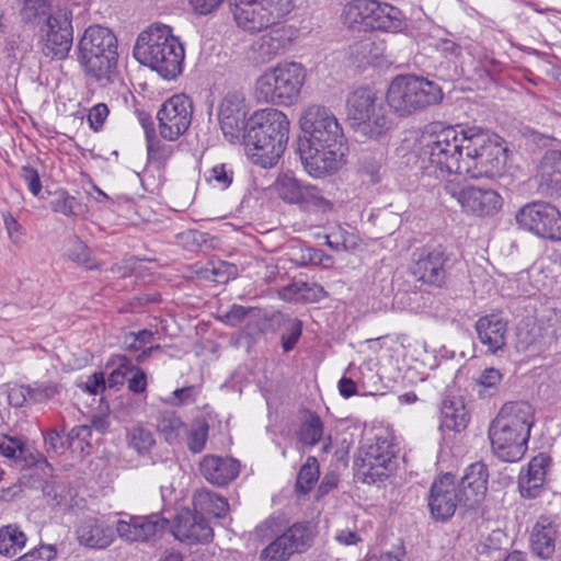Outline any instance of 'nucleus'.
Listing matches in <instances>:
<instances>
[{
  "instance_id": "f257e3e1",
  "label": "nucleus",
  "mask_w": 561,
  "mask_h": 561,
  "mask_svg": "<svg viewBox=\"0 0 561 561\" xmlns=\"http://www.w3.org/2000/svg\"><path fill=\"white\" fill-rule=\"evenodd\" d=\"M307 137L298 152L305 170L313 178L335 172L344 156V133L334 113L322 105H310L300 117Z\"/></svg>"
},
{
  "instance_id": "f03ea898",
  "label": "nucleus",
  "mask_w": 561,
  "mask_h": 561,
  "mask_svg": "<svg viewBox=\"0 0 561 561\" xmlns=\"http://www.w3.org/2000/svg\"><path fill=\"white\" fill-rule=\"evenodd\" d=\"M289 139V121L276 110L255 112L248 119L243 138L248 154L254 164L273 168L284 153Z\"/></svg>"
},
{
  "instance_id": "7ed1b4c3",
  "label": "nucleus",
  "mask_w": 561,
  "mask_h": 561,
  "mask_svg": "<svg viewBox=\"0 0 561 561\" xmlns=\"http://www.w3.org/2000/svg\"><path fill=\"white\" fill-rule=\"evenodd\" d=\"M534 423V409L528 402L505 403L489 427L494 455L507 462L520 460L527 450Z\"/></svg>"
},
{
  "instance_id": "20e7f679",
  "label": "nucleus",
  "mask_w": 561,
  "mask_h": 561,
  "mask_svg": "<svg viewBox=\"0 0 561 561\" xmlns=\"http://www.w3.org/2000/svg\"><path fill=\"white\" fill-rule=\"evenodd\" d=\"M468 127H443L422 137L419 156L423 176L444 179L461 175Z\"/></svg>"
},
{
  "instance_id": "39448f33",
  "label": "nucleus",
  "mask_w": 561,
  "mask_h": 561,
  "mask_svg": "<svg viewBox=\"0 0 561 561\" xmlns=\"http://www.w3.org/2000/svg\"><path fill=\"white\" fill-rule=\"evenodd\" d=\"M134 57L167 80L175 79L183 70L184 47L164 24H153L141 32L135 43Z\"/></svg>"
},
{
  "instance_id": "423d86ee",
  "label": "nucleus",
  "mask_w": 561,
  "mask_h": 561,
  "mask_svg": "<svg viewBox=\"0 0 561 561\" xmlns=\"http://www.w3.org/2000/svg\"><path fill=\"white\" fill-rule=\"evenodd\" d=\"M117 38L101 25H90L78 42V61L87 76L102 85L112 83L117 71Z\"/></svg>"
},
{
  "instance_id": "0eeeda50",
  "label": "nucleus",
  "mask_w": 561,
  "mask_h": 561,
  "mask_svg": "<svg viewBox=\"0 0 561 561\" xmlns=\"http://www.w3.org/2000/svg\"><path fill=\"white\" fill-rule=\"evenodd\" d=\"M387 103L370 89L358 88L347 95L346 114L353 130L367 139L387 140L394 121Z\"/></svg>"
},
{
  "instance_id": "6e6552de",
  "label": "nucleus",
  "mask_w": 561,
  "mask_h": 561,
  "mask_svg": "<svg viewBox=\"0 0 561 561\" xmlns=\"http://www.w3.org/2000/svg\"><path fill=\"white\" fill-rule=\"evenodd\" d=\"M461 175L471 179H493L503 174L506 165V148L502 139L481 127L467 130Z\"/></svg>"
},
{
  "instance_id": "1a4fd4ad",
  "label": "nucleus",
  "mask_w": 561,
  "mask_h": 561,
  "mask_svg": "<svg viewBox=\"0 0 561 561\" xmlns=\"http://www.w3.org/2000/svg\"><path fill=\"white\" fill-rule=\"evenodd\" d=\"M443 100L438 84L413 75L397 76L390 83L386 102L399 117H408Z\"/></svg>"
},
{
  "instance_id": "9d476101",
  "label": "nucleus",
  "mask_w": 561,
  "mask_h": 561,
  "mask_svg": "<svg viewBox=\"0 0 561 561\" xmlns=\"http://www.w3.org/2000/svg\"><path fill=\"white\" fill-rule=\"evenodd\" d=\"M306 81V69L296 61L279 62L265 70L255 81L259 101L273 105L294 104Z\"/></svg>"
},
{
  "instance_id": "9b49d317",
  "label": "nucleus",
  "mask_w": 561,
  "mask_h": 561,
  "mask_svg": "<svg viewBox=\"0 0 561 561\" xmlns=\"http://www.w3.org/2000/svg\"><path fill=\"white\" fill-rule=\"evenodd\" d=\"M238 27L251 34L283 22L294 10V0H229Z\"/></svg>"
},
{
  "instance_id": "f8f14e48",
  "label": "nucleus",
  "mask_w": 561,
  "mask_h": 561,
  "mask_svg": "<svg viewBox=\"0 0 561 561\" xmlns=\"http://www.w3.org/2000/svg\"><path fill=\"white\" fill-rule=\"evenodd\" d=\"M396 455L392 434L385 430L378 431L360 448L356 461L358 477L368 484L382 481L394 470Z\"/></svg>"
},
{
  "instance_id": "ddd939ff",
  "label": "nucleus",
  "mask_w": 561,
  "mask_h": 561,
  "mask_svg": "<svg viewBox=\"0 0 561 561\" xmlns=\"http://www.w3.org/2000/svg\"><path fill=\"white\" fill-rule=\"evenodd\" d=\"M443 194L455 199L462 211L479 217L492 216L502 207L501 195L492 188L447 181L443 185Z\"/></svg>"
},
{
  "instance_id": "4468645a",
  "label": "nucleus",
  "mask_w": 561,
  "mask_h": 561,
  "mask_svg": "<svg viewBox=\"0 0 561 561\" xmlns=\"http://www.w3.org/2000/svg\"><path fill=\"white\" fill-rule=\"evenodd\" d=\"M450 255L443 245H426L413 253L411 273L423 284L443 288L449 275Z\"/></svg>"
},
{
  "instance_id": "2eb2a0df",
  "label": "nucleus",
  "mask_w": 561,
  "mask_h": 561,
  "mask_svg": "<svg viewBox=\"0 0 561 561\" xmlns=\"http://www.w3.org/2000/svg\"><path fill=\"white\" fill-rule=\"evenodd\" d=\"M517 225L541 238L561 239V215L545 202H534L523 206L515 216Z\"/></svg>"
},
{
  "instance_id": "dca6fc26",
  "label": "nucleus",
  "mask_w": 561,
  "mask_h": 561,
  "mask_svg": "<svg viewBox=\"0 0 561 561\" xmlns=\"http://www.w3.org/2000/svg\"><path fill=\"white\" fill-rule=\"evenodd\" d=\"M313 537L310 524L295 523L261 551L260 561H287L293 554L309 549Z\"/></svg>"
},
{
  "instance_id": "f3484780",
  "label": "nucleus",
  "mask_w": 561,
  "mask_h": 561,
  "mask_svg": "<svg viewBox=\"0 0 561 561\" xmlns=\"http://www.w3.org/2000/svg\"><path fill=\"white\" fill-rule=\"evenodd\" d=\"M193 104L184 94H175L163 102L157 113L160 136L174 141L184 135L192 123Z\"/></svg>"
},
{
  "instance_id": "a211bd4d",
  "label": "nucleus",
  "mask_w": 561,
  "mask_h": 561,
  "mask_svg": "<svg viewBox=\"0 0 561 561\" xmlns=\"http://www.w3.org/2000/svg\"><path fill=\"white\" fill-rule=\"evenodd\" d=\"M42 38V53L54 60H64L69 56L73 42L72 10L48 18Z\"/></svg>"
},
{
  "instance_id": "6ab92c4d",
  "label": "nucleus",
  "mask_w": 561,
  "mask_h": 561,
  "mask_svg": "<svg viewBox=\"0 0 561 561\" xmlns=\"http://www.w3.org/2000/svg\"><path fill=\"white\" fill-rule=\"evenodd\" d=\"M458 505H462V502L457 491L455 477L451 473L440 474L432 482L427 495V506L432 518L446 522L454 516Z\"/></svg>"
},
{
  "instance_id": "aec40b11",
  "label": "nucleus",
  "mask_w": 561,
  "mask_h": 561,
  "mask_svg": "<svg viewBox=\"0 0 561 561\" xmlns=\"http://www.w3.org/2000/svg\"><path fill=\"white\" fill-rule=\"evenodd\" d=\"M244 99L238 93H228L221 100L218 118L225 138L231 142H240L243 138L248 121L245 122Z\"/></svg>"
},
{
  "instance_id": "412c9836",
  "label": "nucleus",
  "mask_w": 561,
  "mask_h": 561,
  "mask_svg": "<svg viewBox=\"0 0 561 561\" xmlns=\"http://www.w3.org/2000/svg\"><path fill=\"white\" fill-rule=\"evenodd\" d=\"M167 526L168 519L158 514L129 516L128 520H117L116 533L127 542L148 541L157 534L163 533Z\"/></svg>"
},
{
  "instance_id": "4be33fe9",
  "label": "nucleus",
  "mask_w": 561,
  "mask_h": 561,
  "mask_svg": "<svg viewBox=\"0 0 561 561\" xmlns=\"http://www.w3.org/2000/svg\"><path fill=\"white\" fill-rule=\"evenodd\" d=\"M489 472L482 462L471 463L465 471L460 482L456 485L462 506L476 508L485 497Z\"/></svg>"
},
{
  "instance_id": "5701e85b",
  "label": "nucleus",
  "mask_w": 561,
  "mask_h": 561,
  "mask_svg": "<svg viewBox=\"0 0 561 561\" xmlns=\"http://www.w3.org/2000/svg\"><path fill=\"white\" fill-rule=\"evenodd\" d=\"M368 31L400 33L407 27L402 11L389 3L367 0Z\"/></svg>"
},
{
  "instance_id": "b1692460",
  "label": "nucleus",
  "mask_w": 561,
  "mask_h": 561,
  "mask_svg": "<svg viewBox=\"0 0 561 561\" xmlns=\"http://www.w3.org/2000/svg\"><path fill=\"white\" fill-rule=\"evenodd\" d=\"M174 537L183 542H208L213 539V528L202 514L182 511L176 516Z\"/></svg>"
},
{
  "instance_id": "393cba45",
  "label": "nucleus",
  "mask_w": 561,
  "mask_h": 561,
  "mask_svg": "<svg viewBox=\"0 0 561 561\" xmlns=\"http://www.w3.org/2000/svg\"><path fill=\"white\" fill-rule=\"evenodd\" d=\"M199 471L208 482L221 486L238 477L240 463L230 457L206 455L199 463Z\"/></svg>"
},
{
  "instance_id": "a878e982",
  "label": "nucleus",
  "mask_w": 561,
  "mask_h": 561,
  "mask_svg": "<svg viewBox=\"0 0 561 561\" xmlns=\"http://www.w3.org/2000/svg\"><path fill=\"white\" fill-rule=\"evenodd\" d=\"M550 463L551 459L546 454H539L529 461L527 469L519 476L518 485L522 496L535 499L540 495Z\"/></svg>"
},
{
  "instance_id": "bb28decb",
  "label": "nucleus",
  "mask_w": 561,
  "mask_h": 561,
  "mask_svg": "<svg viewBox=\"0 0 561 561\" xmlns=\"http://www.w3.org/2000/svg\"><path fill=\"white\" fill-rule=\"evenodd\" d=\"M76 534L80 545L92 549H104L108 547L115 538L113 527L94 517L83 518L79 523Z\"/></svg>"
},
{
  "instance_id": "cd10ccee",
  "label": "nucleus",
  "mask_w": 561,
  "mask_h": 561,
  "mask_svg": "<svg viewBox=\"0 0 561 561\" xmlns=\"http://www.w3.org/2000/svg\"><path fill=\"white\" fill-rule=\"evenodd\" d=\"M476 331L480 343L488 352L495 354L506 344L507 322L499 314L481 317L476 322Z\"/></svg>"
},
{
  "instance_id": "c85d7f7f",
  "label": "nucleus",
  "mask_w": 561,
  "mask_h": 561,
  "mask_svg": "<svg viewBox=\"0 0 561 561\" xmlns=\"http://www.w3.org/2000/svg\"><path fill=\"white\" fill-rule=\"evenodd\" d=\"M538 186L542 194L554 197L561 195V152L551 150L545 153L538 170Z\"/></svg>"
},
{
  "instance_id": "c756f323",
  "label": "nucleus",
  "mask_w": 561,
  "mask_h": 561,
  "mask_svg": "<svg viewBox=\"0 0 561 561\" xmlns=\"http://www.w3.org/2000/svg\"><path fill=\"white\" fill-rule=\"evenodd\" d=\"M558 537L557 524L549 517L541 516L531 528L530 548L538 557L549 559L554 553Z\"/></svg>"
},
{
  "instance_id": "7c9ffc66",
  "label": "nucleus",
  "mask_w": 561,
  "mask_h": 561,
  "mask_svg": "<svg viewBox=\"0 0 561 561\" xmlns=\"http://www.w3.org/2000/svg\"><path fill=\"white\" fill-rule=\"evenodd\" d=\"M70 10L68 0H23L20 14L25 23L38 24L43 20L46 23L48 18H58Z\"/></svg>"
},
{
  "instance_id": "2f4dec72",
  "label": "nucleus",
  "mask_w": 561,
  "mask_h": 561,
  "mask_svg": "<svg viewBox=\"0 0 561 561\" xmlns=\"http://www.w3.org/2000/svg\"><path fill=\"white\" fill-rule=\"evenodd\" d=\"M470 416L460 398H447L440 408V428L454 432L463 431Z\"/></svg>"
},
{
  "instance_id": "473e14b6",
  "label": "nucleus",
  "mask_w": 561,
  "mask_h": 561,
  "mask_svg": "<svg viewBox=\"0 0 561 561\" xmlns=\"http://www.w3.org/2000/svg\"><path fill=\"white\" fill-rule=\"evenodd\" d=\"M436 53L438 58L444 59L439 61L438 66H436L437 71L440 72V77L453 79L458 76V64L461 57V47L450 39H442L436 45Z\"/></svg>"
},
{
  "instance_id": "72a5a7b5",
  "label": "nucleus",
  "mask_w": 561,
  "mask_h": 561,
  "mask_svg": "<svg viewBox=\"0 0 561 561\" xmlns=\"http://www.w3.org/2000/svg\"><path fill=\"white\" fill-rule=\"evenodd\" d=\"M193 506L195 513L207 514L217 518L225 517L229 510L228 501L225 497L207 490L195 492Z\"/></svg>"
},
{
  "instance_id": "f704fd0d",
  "label": "nucleus",
  "mask_w": 561,
  "mask_h": 561,
  "mask_svg": "<svg viewBox=\"0 0 561 561\" xmlns=\"http://www.w3.org/2000/svg\"><path fill=\"white\" fill-rule=\"evenodd\" d=\"M352 58L359 65L374 64L383 57L386 43L381 39L367 36L350 48Z\"/></svg>"
},
{
  "instance_id": "c9c22d12",
  "label": "nucleus",
  "mask_w": 561,
  "mask_h": 561,
  "mask_svg": "<svg viewBox=\"0 0 561 561\" xmlns=\"http://www.w3.org/2000/svg\"><path fill=\"white\" fill-rule=\"evenodd\" d=\"M0 455L12 459L22 468L31 467L36 462V457L21 438L8 435H0Z\"/></svg>"
},
{
  "instance_id": "e433bc0d",
  "label": "nucleus",
  "mask_w": 561,
  "mask_h": 561,
  "mask_svg": "<svg viewBox=\"0 0 561 561\" xmlns=\"http://www.w3.org/2000/svg\"><path fill=\"white\" fill-rule=\"evenodd\" d=\"M289 45L288 38L280 31H273L263 35L254 45V50L259 54L263 62L270 61L275 57L283 55Z\"/></svg>"
},
{
  "instance_id": "4c0bfd02",
  "label": "nucleus",
  "mask_w": 561,
  "mask_h": 561,
  "mask_svg": "<svg viewBox=\"0 0 561 561\" xmlns=\"http://www.w3.org/2000/svg\"><path fill=\"white\" fill-rule=\"evenodd\" d=\"M343 22L352 31L368 32L367 0H354L343 10Z\"/></svg>"
},
{
  "instance_id": "58836bf2",
  "label": "nucleus",
  "mask_w": 561,
  "mask_h": 561,
  "mask_svg": "<svg viewBox=\"0 0 561 561\" xmlns=\"http://www.w3.org/2000/svg\"><path fill=\"white\" fill-rule=\"evenodd\" d=\"M26 536L16 525H7L0 528V554L13 557L26 543Z\"/></svg>"
},
{
  "instance_id": "ea45409f",
  "label": "nucleus",
  "mask_w": 561,
  "mask_h": 561,
  "mask_svg": "<svg viewBox=\"0 0 561 561\" xmlns=\"http://www.w3.org/2000/svg\"><path fill=\"white\" fill-rule=\"evenodd\" d=\"M157 427L170 445L179 444L186 432L185 423L173 412L163 413L158 421Z\"/></svg>"
},
{
  "instance_id": "a19ab883",
  "label": "nucleus",
  "mask_w": 561,
  "mask_h": 561,
  "mask_svg": "<svg viewBox=\"0 0 561 561\" xmlns=\"http://www.w3.org/2000/svg\"><path fill=\"white\" fill-rule=\"evenodd\" d=\"M49 208L54 213L62 214L66 217H77L82 213V205L66 190H57L51 194Z\"/></svg>"
},
{
  "instance_id": "79ce46f5",
  "label": "nucleus",
  "mask_w": 561,
  "mask_h": 561,
  "mask_svg": "<svg viewBox=\"0 0 561 561\" xmlns=\"http://www.w3.org/2000/svg\"><path fill=\"white\" fill-rule=\"evenodd\" d=\"M305 185L290 174L279 175L275 182V190L280 199L289 204L301 202Z\"/></svg>"
},
{
  "instance_id": "37998d69",
  "label": "nucleus",
  "mask_w": 561,
  "mask_h": 561,
  "mask_svg": "<svg viewBox=\"0 0 561 561\" xmlns=\"http://www.w3.org/2000/svg\"><path fill=\"white\" fill-rule=\"evenodd\" d=\"M66 255L69 260L82 265L87 270H98L100 267L91 256L88 245L77 237L68 240Z\"/></svg>"
},
{
  "instance_id": "c03bdc74",
  "label": "nucleus",
  "mask_w": 561,
  "mask_h": 561,
  "mask_svg": "<svg viewBox=\"0 0 561 561\" xmlns=\"http://www.w3.org/2000/svg\"><path fill=\"white\" fill-rule=\"evenodd\" d=\"M209 425L206 420H196L190 430L186 428V445L193 454L202 453L208 439Z\"/></svg>"
},
{
  "instance_id": "a18cd8bd",
  "label": "nucleus",
  "mask_w": 561,
  "mask_h": 561,
  "mask_svg": "<svg viewBox=\"0 0 561 561\" xmlns=\"http://www.w3.org/2000/svg\"><path fill=\"white\" fill-rule=\"evenodd\" d=\"M319 462L316 457L309 456L299 470L296 491L307 494L319 479Z\"/></svg>"
},
{
  "instance_id": "49530a36",
  "label": "nucleus",
  "mask_w": 561,
  "mask_h": 561,
  "mask_svg": "<svg viewBox=\"0 0 561 561\" xmlns=\"http://www.w3.org/2000/svg\"><path fill=\"white\" fill-rule=\"evenodd\" d=\"M128 446L144 456L149 454L156 444L153 433L142 426H136L127 433Z\"/></svg>"
},
{
  "instance_id": "de8ad7c7",
  "label": "nucleus",
  "mask_w": 561,
  "mask_h": 561,
  "mask_svg": "<svg viewBox=\"0 0 561 561\" xmlns=\"http://www.w3.org/2000/svg\"><path fill=\"white\" fill-rule=\"evenodd\" d=\"M323 435V423L317 414H310L309 417L301 423L298 439L301 444L314 446L320 442Z\"/></svg>"
},
{
  "instance_id": "09e8293b",
  "label": "nucleus",
  "mask_w": 561,
  "mask_h": 561,
  "mask_svg": "<svg viewBox=\"0 0 561 561\" xmlns=\"http://www.w3.org/2000/svg\"><path fill=\"white\" fill-rule=\"evenodd\" d=\"M30 401L33 403H43L57 397L61 390V385L55 381H35L28 385Z\"/></svg>"
},
{
  "instance_id": "8fccbe9b",
  "label": "nucleus",
  "mask_w": 561,
  "mask_h": 561,
  "mask_svg": "<svg viewBox=\"0 0 561 561\" xmlns=\"http://www.w3.org/2000/svg\"><path fill=\"white\" fill-rule=\"evenodd\" d=\"M234 172L230 164L214 165L206 174V181L215 188L227 190L233 182Z\"/></svg>"
},
{
  "instance_id": "3c124183",
  "label": "nucleus",
  "mask_w": 561,
  "mask_h": 561,
  "mask_svg": "<svg viewBox=\"0 0 561 561\" xmlns=\"http://www.w3.org/2000/svg\"><path fill=\"white\" fill-rule=\"evenodd\" d=\"M502 380V374L495 368L484 369L478 379V393L481 398L491 397L497 390Z\"/></svg>"
},
{
  "instance_id": "603ef678",
  "label": "nucleus",
  "mask_w": 561,
  "mask_h": 561,
  "mask_svg": "<svg viewBox=\"0 0 561 561\" xmlns=\"http://www.w3.org/2000/svg\"><path fill=\"white\" fill-rule=\"evenodd\" d=\"M154 341V333L150 330L144 329L139 332H129L124 335L123 347L128 352H137L142 347L152 344Z\"/></svg>"
},
{
  "instance_id": "864d4df0",
  "label": "nucleus",
  "mask_w": 561,
  "mask_h": 561,
  "mask_svg": "<svg viewBox=\"0 0 561 561\" xmlns=\"http://www.w3.org/2000/svg\"><path fill=\"white\" fill-rule=\"evenodd\" d=\"M134 364L126 356L121 355L117 357L116 368H114L107 377V386L115 388L121 386L127 379V376L133 371Z\"/></svg>"
},
{
  "instance_id": "5fc2aeb1",
  "label": "nucleus",
  "mask_w": 561,
  "mask_h": 561,
  "mask_svg": "<svg viewBox=\"0 0 561 561\" xmlns=\"http://www.w3.org/2000/svg\"><path fill=\"white\" fill-rule=\"evenodd\" d=\"M257 309L252 307H243L240 305H232L231 308L222 316L220 320L232 328L239 327L247 318L256 313Z\"/></svg>"
},
{
  "instance_id": "6e6d98bb",
  "label": "nucleus",
  "mask_w": 561,
  "mask_h": 561,
  "mask_svg": "<svg viewBox=\"0 0 561 561\" xmlns=\"http://www.w3.org/2000/svg\"><path fill=\"white\" fill-rule=\"evenodd\" d=\"M299 205L305 207H317L322 210L329 209L331 206L330 202L321 194V191L312 185H305Z\"/></svg>"
},
{
  "instance_id": "4d7b16f0",
  "label": "nucleus",
  "mask_w": 561,
  "mask_h": 561,
  "mask_svg": "<svg viewBox=\"0 0 561 561\" xmlns=\"http://www.w3.org/2000/svg\"><path fill=\"white\" fill-rule=\"evenodd\" d=\"M301 322L297 319L291 320L280 336L282 347L285 353L290 352L295 347L301 336Z\"/></svg>"
},
{
  "instance_id": "13d9d810",
  "label": "nucleus",
  "mask_w": 561,
  "mask_h": 561,
  "mask_svg": "<svg viewBox=\"0 0 561 561\" xmlns=\"http://www.w3.org/2000/svg\"><path fill=\"white\" fill-rule=\"evenodd\" d=\"M146 134H148V131H146ZM147 152L149 160L161 163L171 158L173 150L170 146L161 145L160 141L151 139L149 135H147Z\"/></svg>"
},
{
  "instance_id": "bf43d9fd",
  "label": "nucleus",
  "mask_w": 561,
  "mask_h": 561,
  "mask_svg": "<svg viewBox=\"0 0 561 561\" xmlns=\"http://www.w3.org/2000/svg\"><path fill=\"white\" fill-rule=\"evenodd\" d=\"M57 550L53 545H41L21 556L14 561H50L56 557Z\"/></svg>"
},
{
  "instance_id": "052dcab7",
  "label": "nucleus",
  "mask_w": 561,
  "mask_h": 561,
  "mask_svg": "<svg viewBox=\"0 0 561 561\" xmlns=\"http://www.w3.org/2000/svg\"><path fill=\"white\" fill-rule=\"evenodd\" d=\"M92 436V427L90 425H78L75 426L69 433L67 440L72 447L77 444V447L83 450V445H90V438Z\"/></svg>"
},
{
  "instance_id": "680f3d73",
  "label": "nucleus",
  "mask_w": 561,
  "mask_h": 561,
  "mask_svg": "<svg viewBox=\"0 0 561 561\" xmlns=\"http://www.w3.org/2000/svg\"><path fill=\"white\" fill-rule=\"evenodd\" d=\"M110 114V110L105 103H99L92 106L88 114V121L90 127L94 131H99L102 129L107 116Z\"/></svg>"
},
{
  "instance_id": "e2e57ef3",
  "label": "nucleus",
  "mask_w": 561,
  "mask_h": 561,
  "mask_svg": "<svg viewBox=\"0 0 561 561\" xmlns=\"http://www.w3.org/2000/svg\"><path fill=\"white\" fill-rule=\"evenodd\" d=\"M2 220L10 240L19 245L23 241V228L10 213H2Z\"/></svg>"
},
{
  "instance_id": "0e129e2a",
  "label": "nucleus",
  "mask_w": 561,
  "mask_h": 561,
  "mask_svg": "<svg viewBox=\"0 0 561 561\" xmlns=\"http://www.w3.org/2000/svg\"><path fill=\"white\" fill-rule=\"evenodd\" d=\"M20 176L27 184L28 191L34 196H37L42 191V183L37 170L31 165H23L20 170Z\"/></svg>"
},
{
  "instance_id": "69168bd1",
  "label": "nucleus",
  "mask_w": 561,
  "mask_h": 561,
  "mask_svg": "<svg viewBox=\"0 0 561 561\" xmlns=\"http://www.w3.org/2000/svg\"><path fill=\"white\" fill-rule=\"evenodd\" d=\"M30 400L28 385L14 386L8 391L9 404L14 408L23 407Z\"/></svg>"
},
{
  "instance_id": "338daca9",
  "label": "nucleus",
  "mask_w": 561,
  "mask_h": 561,
  "mask_svg": "<svg viewBox=\"0 0 561 561\" xmlns=\"http://www.w3.org/2000/svg\"><path fill=\"white\" fill-rule=\"evenodd\" d=\"M44 495L51 499L56 505L67 503L68 491L60 483H46L43 488Z\"/></svg>"
},
{
  "instance_id": "774afa93",
  "label": "nucleus",
  "mask_w": 561,
  "mask_h": 561,
  "mask_svg": "<svg viewBox=\"0 0 561 561\" xmlns=\"http://www.w3.org/2000/svg\"><path fill=\"white\" fill-rule=\"evenodd\" d=\"M128 381V389L134 393H142L147 388L146 374L138 367L134 365L133 371Z\"/></svg>"
}]
</instances>
